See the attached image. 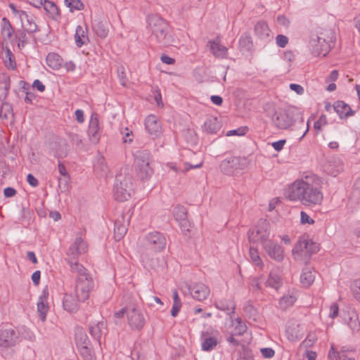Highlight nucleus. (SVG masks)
<instances>
[{
  "label": "nucleus",
  "instance_id": "nucleus-18",
  "mask_svg": "<svg viewBox=\"0 0 360 360\" xmlns=\"http://www.w3.org/2000/svg\"><path fill=\"white\" fill-rule=\"evenodd\" d=\"M189 290L191 296L198 301L205 300L210 295V289L202 283L193 284L190 286Z\"/></svg>",
  "mask_w": 360,
  "mask_h": 360
},
{
  "label": "nucleus",
  "instance_id": "nucleus-10",
  "mask_svg": "<svg viewBox=\"0 0 360 360\" xmlns=\"http://www.w3.org/2000/svg\"><path fill=\"white\" fill-rule=\"evenodd\" d=\"M309 46L314 56L322 54L325 56L329 47L328 40L317 34H313L310 38Z\"/></svg>",
  "mask_w": 360,
  "mask_h": 360
},
{
  "label": "nucleus",
  "instance_id": "nucleus-14",
  "mask_svg": "<svg viewBox=\"0 0 360 360\" xmlns=\"http://www.w3.org/2000/svg\"><path fill=\"white\" fill-rule=\"evenodd\" d=\"M319 250V245L309 239L300 240L292 250V254L296 257L298 255H311Z\"/></svg>",
  "mask_w": 360,
  "mask_h": 360
},
{
  "label": "nucleus",
  "instance_id": "nucleus-59",
  "mask_svg": "<svg viewBox=\"0 0 360 360\" xmlns=\"http://www.w3.org/2000/svg\"><path fill=\"white\" fill-rule=\"evenodd\" d=\"M327 124V119L326 115L320 116L319 120L314 122V127L318 131H321L322 127Z\"/></svg>",
  "mask_w": 360,
  "mask_h": 360
},
{
  "label": "nucleus",
  "instance_id": "nucleus-46",
  "mask_svg": "<svg viewBox=\"0 0 360 360\" xmlns=\"http://www.w3.org/2000/svg\"><path fill=\"white\" fill-rule=\"evenodd\" d=\"M94 171L101 176L107 175L108 167L104 162L103 158H100L97 160L96 163L94 165Z\"/></svg>",
  "mask_w": 360,
  "mask_h": 360
},
{
  "label": "nucleus",
  "instance_id": "nucleus-6",
  "mask_svg": "<svg viewBox=\"0 0 360 360\" xmlns=\"http://www.w3.org/2000/svg\"><path fill=\"white\" fill-rule=\"evenodd\" d=\"M269 223L266 219H261L255 229L249 231V240L252 243H261L263 245L269 240Z\"/></svg>",
  "mask_w": 360,
  "mask_h": 360
},
{
  "label": "nucleus",
  "instance_id": "nucleus-9",
  "mask_svg": "<svg viewBox=\"0 0 360 360\" xmlns=\"http://www.w3.org/2000/svg\"><path fill=\"white\" fill-rule=\"evenodd\" d=\"M344 323L347 324L353 331H358L360 328V322L356 311L350 307H345L339 313Z\"/></svg>",
  "mask_w": 360,
  "mask_h": 360
},
{
  "label": "nucleus",
  "instance_id": "nucleus-54",
  "mask_svg": "<svg viewBox=\"0 0 360 360\" xmlns=\"http://www.w3.org/2000/svg\"><path fill=\"white\" fill-rule=\"evenodd\" d=\"M243 311L249 318H252L257 314V309L250 301H247L244 303Z\"/></svg>",
  "mask_w": 360,
  "mask_h": 360
},
{
  "label": "nucleus",
  "instance_id": "nucleus-34",
  "mask_svg": "<svg viewBox=\"0 0 360 360\" xmlns=\"http://www.w3.org/2000/svg\"><path fill=\"white\" fill-rule=\"evenodd\" d=\"M46 64L53 70H58L62 65V59L59 55L55 53H49L46 58Z\"/></svg>",
  "mask_w": 360,
  "mask_h": 360
},
{
  "label": "nucleus",
  "instance_id": "nucleus-52",
  "mask_svg": "<svg viewBox=\"0 0 360 360\" xmlns=\"http://www.w3.org/2000/svg\"><path fill=\"white\" fill-rule=\"evenodd\" d=\"M264 281V276L263 275L252 277L250 279V285L254 290H260Z\"/></svg>",
  "mask_w": 360,
  "mask_h": 360
},
{
  "label": "nucleus",
  "instance_id": "nucleus-27",
  "mask_svg": "<svg viewBox=\"0 0 360 360\" xmlns=\"http://www.w3.org/2000/svg\"><path fill=\"white\" fill-rule=\"evenodd\" d=\"M270 30L268 25L264 21H259L255 26V33L258 38L266 40L270 36Z\"/></svg>",
  "mask_w": 360,
  "mask_h": 360
},
{
  "label": "nucleus",
  "instance_id": "nucleus-15",
  "mask_svg": "<svg viewBox=\"0 0 360 360\" xmlns=\"http://www.w3.org/2000/svg\"><path fill=\"white\" fill-rule=\"evenodd\" d=\"M263 248L266 253L274 260L282 262L284 258L283 250L278 243L269 240L263 244Z\"/></svg>",
  "mask_w": 360,
  "mask_h": 360
},
{
  "label": "nucleus",
  "instance_id": "nucleus-38",
  "mask_svg": "<svg viewBox=\"0 0 360 360\" xmlns=\"http://www.w3.org/2000/svg\"><path fill=\"white\" fill-rule=\"evenodd\" d=\"M339 108H340L339 110L340 119H347L355 114V111L343 101H339Z\"/></svg>",
  "mask_w": 360,
  "mask_h": 360
},
{
  "label": "nucleus",
  "instance_id": "nucleus-33",
  "mask_svg": "<svg viewBox=\"0 0 360 360\" xmlns=\"http://www.w3.org/2000/svg\"><path fill=\"white\" fill-rule=\"evenodd\" d=\"M75 39V44L78 47H81L89 41L86 32L81 25H78L76 27Z\"/></svg>",
  "mask_w": 360,
  "mask_h": 360
},
{
  "label": "nucleus",
  "instance_id": "nucleus-20",
  "mask_svg": "<svg viewBox=\"0 0 360 360\" xmlns=\"http://www.w3.org/2000/svg\"><path fill=\"white\" fill-rule=\"evenodd\" d=\"M145 128L152 136H158L161 134L162 126L158 117L153 115H148L145 120Z\"/></svg>",
  "mask_w": 360,
  "mask_h": 360
},
{
  "label": "nucleus",
  "instance_id": "nucleus-48",
  "mask_svg": "<svg viewBox=\"0 0 360 360\" xmlns=\"http://www.w3.org/2000/svg\"><path fill=\"white\" fill-rule=\"evenodd\" d=\"M15 38L19 49L23 48L27 43L25 30H18L15 34Z\"/></svg>",
  "mask_w": 360,
  "mask_h": 360
},
{
  "label": "nucleus",
  "instance_id": "nucleus-50",
  "mask_svg": "<svg viewBox=\"0 0 360 360\" xmlns=\"http://www.w3.org/2000/svg\"><path fill=\"white\" fill-rule=\"evenodd\" d=\"M324 172L332 176L335 177L338 175V169L335 162H327L323 165Z\"/></svg>",
  "mask_w": 360,
  "mask_h": 360
},
{
  "label": "nucleus",
  "instance_id": "nucleus-23",
  "mask_svg": "<svg viewBox=\"0 0 360 360\" xmlns=\"http://www.w3.org/2000/svg\"><path fill=\"white\" fill-rule=\"evenodd\" d=\"M79 302H81L78 298H75L72 294H65L63 306V309L68 312H75L79 309Z\"/></svg>",
  "mask_w": 360,
  "mask_h": 360
},
{
  "label": "nucleus",
  "instance_id": "nucleus-28",
  "mask_svg": "<svg viewBox=\"0 0 360 360\" xmlns=\"http://www.w3.org/2000/svg\"><path fill=\"white\" fill-rule=\"evenodd\" d=\"M202 129L208 134H216L220 129V124L216 117H210L204 122Z\"/></svg>",
  "mask_w": 360,
  "mask_h": 360
},
{
  "label": "nucleus",
  "instance_id": "nucleus-44",
  "mask_svg": "<svg viewBox=\"0 0 360 360\" xmlns=\"http://www.w3.org/2000/svg\"><path fill=\"white\" fill-rule=\"evenodd\" d=\"M296 297L293 295L288 294L285 295H283L280 301H279V306L281 309H285L288 307H290L293 305L295 302L296 301Z\"/></svg>",
  "mask_w": 360,
  "mask_h": 360
},
{
  "label": "nucleus",
  "instance_id": "nucleus-49",
  "mask_svg": "<svg viewBox=\"0 0 360 360\" xmlns=\"http://www.w3.org/2000/svg\"><path fill=\"white\" fill-rule=\"evenodd\" d=\"M84 360H96L95 355L92 353L89 345L77 347Z\"/></svg>",
  "mask_w": 360,
  "mask_h": 360
},
{
  "label": "nucleus",
  "instance_id": "nucleus-55",
  "mask_svg": "<svg viewBox=\"0 0 360 360\" xmlns=\"http://www.w3.org/2000/svg\"><path fill=\"white\" fill-rule=\"evenodd\" d=\"M339 360H356L354 358V351L346 350L342 347L341 352H339Z\"/></svg>",
  "mask_w": 360,
  "mask_h": 360
},
{
  "label": "nucleus",
  "instance_id": "nucleus-11",
  "mask_svg": "<svg viewBox=\"0 0 360 360\" xmlns=\"http://www.w3.org/2000/svg\"><path fill=\"white\" fill-rule=\"evenodd\" d=\"M128 323L133 330H140L145 325V318L141 310L135 307L127 311Z\"/></svg>",
  "mask_w": 360,
  "mask_h": 360
},
{
  "label": "nucleus",
  "instance_id": "nucleus-60",
  "mask_svg": "<svg viewBox=\"0 0 360 360\" xmlns=\"http://www.w3.org/2000/svg\"><path fill=\"white\" fill-rule=\"evenodd\" d=\"M122 140L124 143H131L133 140V133L132 131L129 130L128 128H125L122 131Z\"/></svg>",
  "mask_w": 360,
  "mask_h": 360
},
{
  "label": "nucleus",
  "instance_id": "nucleus-8",
  "mask_svg": "<svg viewBox=\"0 0 360 360\" xmlns=\"http://www.w3.org/2000/svg\"><path fill=\"white\" fill-rule=\"evenodd\" d=\"M165 237L160 232L153 231L146 234L143 239V245L154 252H160L166 247Z\"/></svg>",
  "mask_w": 360,
  "mask_h": 360
},
{
  "label": "nucleus",
  "instance_id": "nucleus-24",
  "mask_svg": "<svg viewBox=\"0 0 360 360\" xmlns=\"http://www.w3.org/2000/svg\"><path fill=\"white\" fill-rule=\"evenodd\" d=\"M72 274H75L76 278H81L90 275L88 270L81 264L77 262V259H67Z\"/></svg>",
  "mask_w": 360,
  "mask_h": 360
},
{
  "label": "nucleus",
  "instance_id": "nucleus-12",
  "mask_svg": "<svg viewBox=\"0 0 360 360\" xmlns=\"http://www.w3.org/2000/svg\"><path fill=\"white\" fill-rule=\"evenodd\" d=\"M272 122L279 129H288L294 122L292 113L290 110L276 112L272 117Z\"/></svg>",
  "mask_w": 360,
  "mask_h": 360
},
{
  "label": "nucleus",
  "instance_id": "nucleus-40",
  "mask_svg": "<svg viewBox=\"0 0 360 360\" xmlns=\"http://www.w3.org/2000/svg\"><path fill=\"white\" fill-rule=\"evenodd\" d=\"M14 32L13 28L11 26L9 20L4 18L1 22V34L4 37L10 39Z\"/></svg>",
  "mask_w": 360,
  "mask_h": 360
},
{
  "label": "nucleus",
  "instance_id": "nucleus-25",
  "mask_svg": "<svg viewBox=\"0 0 360 360\" xmlns=\"http://www.w3.org/2000/svg\"><path fill=\"white\" fill-rule=\"evenodd\" d=\"M282 283L280 272L278 270L271 271L269 278L265 282L266 286L278 290L282 285Z\"/></svg>",
  "mask_w": 360,
  "mask_h": 360
},
{
  "label": "nucleus",
  "instance_id": "nucleus-63",
  "mask_svg": "<svg viewBox=\"0 0 360 360\" xmlns=\"http://www.w3.org/2000/svg\"><path fill=\"white\" fill-rule=\"evenodd\" d=\"M117 76L120 79V82L122 86H125L127 83V77L124 72V68L120 67L117 69Z\"/></svg>",
  "mask_w": 360,
  "mask_h": 360
},
{
  "label": "nucleus",
  "instance_id": "nucleus-47",
  "mask_svg": "<svg viewBox=\"0 0 360 360\" xmlns=\"http://www.w3.org/2000/svg\"><path fill=\"white\" fill-rule=\"evenodd\" d=\"M64 4L72 13L75 11H81L84 7V4L80 0H65Z\"/></svg>",
  "mask_w": 360,
  "mask_h": 360
},
{
  "label": "nucleus",
  "instance_id": "nucleus-21",
  "mask_svg": "<svg viewBox=\"0 0 360 360\" xmlns=\"http://www.w3.org/2000/svg\"><path fill=\"white\" fill-rule=\"evenodd\" d=\"M89 330L91 336L98 341V345H100L101 337L103 335L106 334V323L103 320L93 322L90 324Z\"/></svg>",
  "mask_w": 360,
  "mask_h": 360
},
{
  "label": "nucleus",
  "instance_id": "nucleus-2",
  "mask_svg": "<svg viewBox=\"0 0 360 360\" xmlns=\"http://www.w3.org/2000/svg\"><path fill=\"white\" fill-rule=\"evenodd\" d=\"M148 26L157 41L162 45H169L172 39L169 34L167 23L160 16L153 15L148 18Z\"/></svg>",
  "mask_w": 360,
  "mask_h": 360
},
{
  "label": "nucleus",
  "instance_id": "nucleus-37",
  "mask_svg": "<svg viewBox=\"0 0 360 360\" xmlns=\"http://www.w3.org/2000/svg\"><path fill=\"white\" fill-rule=\"evenodd\" d=\"M174 216L177 221H181V224H186L187 210L185 207L182 205H176L174 208Z\"/></svg>",
  "mask_w": 360,
  "mask_h": 360
},
{
  "label": "nucleus",
  "instance_id": "nucleus-53",
  "mask_svg": "<svg viewBox=\"0 0 360 360\" xmlns=\"http://www.w3.org/2000/svg\"><path fill=\"white\" fill-rule=\"evenodd\" d=\"M202 165V162H200L199 164H197V165H191V164H189L188 162H186L184 163V169H179L176 165H172L171 164L169 165L170 168L174 170V172H186L188 170H189L190 169H198V168H200L201 167Z\"/></svg>",
  "mask_w": 360,
  "mask_h": 360
},
{
  "label": "nucleus",
  "instance_id": "nucleus-17",
  "mask_svg": "<svg viewBox=\"0 0 360 360\" xmlns=\"http://www.w3.org/2000/svg\"><path fill=\"white\" fill-rule=\"evenodd\" d=\"M303 335V328L300 324L294 321H290L288 323L285 336L289 341L297 342L302 338Z\"/></svg>",
  "mask_w": 360,
  "mask_h": 360
},
{
  "label": "nucleus",
  "instance_id": "nucleus-57",
  "mask_svg": "<svg viewBox=\"0 0 360 360\" xmlns=\"http://www.w3.org/2000/svg\"><path fill=\"white\" fill-rule=\"evenodd\" d=\"M351 290L354 298L360 302V279L355 280L352 282Z\"/></svg>",
  "mask_w": 360,
  "mask_h": 360
},
{
  "label": "nucleus",
  "instance_id": "nucleus-26",
  "mask_svg": "<svg viewBox=\"0 0 360 360\" xmlns=\"http://www.w3.org/2000/svg\"><path fill=\"white\" fill-rule=\"evenodd\" d=\"M20 18L22 24V27H24L25 30L29 33H33L37 31V25L34 22L33 18L28 15V14L25 12L22 11V13L20 15Z\"/></svg>",
  "mask_w": 360,
  "mask_h": 360
},
{
  "label": "nucleus",
  "instance_id": "nucleus-3",
  "mask_svg": "<svg viewBox=\"0 0 360 360\" xmlns=\"http://www.w3.org/2000/svg\"><path fill=\"white\" fill-rule=\"evenodd\" d=\"M132 191L131 176L122 173L117 174L113 188L115 200L120 202L126 201L130 198Z\"/></svg>",
  "mask_w": 360,
  "mask_h": 360
},
{
  "label": "nucleus",
  "instance_id": "nucleus-32",
  "mask_svg": "<svg viewBox=\"0 0 360 360\" xmlns=\"http://www.w3.org/2000/svg\"><path fill=\"white\" fill-rule=\"evenodd\" d=\"M10 89V77L6 75H0V99H5Z\"/></svg>",
  "mask_w": 360,
  "mask_h": 360
},
{
  "label": "nucleus",
  "instance_id": "nucleus-36",
  "mask_svg": "<svg viewBox=\"0 0 360 360\" xmlns=\"http://www.w3.org/2000/svg\"><path fill=\"white\" fill-rule=\"evenodd\" d=\"M127 231V224L122 223L120 219H117L115 222V238L117 240H120Z\"/></svg>",
  "mask_w": 360,
  "mask_h": 360
},
{
  "label": "nucleus",
  "instance_id": "nucleus-64",
  "mask_svg": "<svg viewBox=\"0 0 360 360\" xmlns=\"http://www.w3.org/2000/svg\"><path fill=\"white\" fill-rule=\"evenodd\" d=\"M325 110L328 115L331 113H338V105H336V103H334L333 105H330V103L328 101L325 102Z\"/></svg>",
  "mask_w": 360,
  "mask_h": 360
},
{
  "label": "nucleus",
  "instance_id": "nucleus-42",
  "mask_svg": "<svg viewBox=\"0 0 360 360\" xmlns=\"http://www.w3.org/2000/svg\"><path fill=\"white\" fill-rule=\"evenodd\" d=\"M137 175L142 180L148 179L153 173V169L150 166V164H148L141 168L136 169Z\"/></svg>",
  "mask_w": 360,
  "mask_h": 360
},
{
  "label": "nucleus",
  "instance_id": "nucleus-61",
  "mask_svg": "<svg viewBox=\"0 0 360 360\" xmlns=\"http://www.w3.org/2000/svg\"><path fill=\"white\" fill-rule=\"evenodd\" d=\"M276 44L281 48H284L288 43V39L286 36L278 34L276 37Z\"/></svg>",
  "mask_w": 360,
  "mask_h": 360
},
{
  "label": "nucleus",
  "instance_id": "nucleus-35",
  "mask_svg": "<svg viewBox=\"0 0 360 360\" xmlns=\"http://www.w3.org/2000/svg\"><path fill=\"white\" fill-rule=\"evenodd\" d=\"M210 49L212 54L216 57L224 58L227 56L228 50L226 47L216 41L211 42Z\"/></svg>",
  "mask_w": 360,
  "mask_h": 360
},
{
  "label": "nucleus",
  "instance_id": "nucleus-58",
  "mask_svg": "<svg viewBox=\"0 0 360 360\" xmlns=\"http://www.w3.org/2000/svg\"><path fill=\"white\" fill-rule=\"evenodd\" d=\"M239 44L240 46L244 49H250L252 46L251 37L246 34H243L240 38Z\"/></svg>",
  "mask_w": 360,
  "mask_h": 360
},
{
  "label": "nucleus",
  "instance_id": "nucleus-16",
  "mask_svg": "<svg viewBox=\"0 0 360 360\" xmlns=\"http://www.w3.org/2000/svg\"><path fill=\"white\" fill-rule=\"evenodd\" d=\"M89 141L93 143H97L101 138V129L99 126L98 115L92 113L89 120L87 131Z\"/></svg>",
  "mask_w": 360,
  "mask_h": 360
},
{
  "label": "nucleus",
  "instance_id": "nucleus-5",
  "mask_svg": "<svg viewBox=\"0 0 360 360\" xmlns=\"http://www.w3.org/2000/svg\"><path fill=\"white\" fill-rule=\"evenodd\" d=\"M247 166V160L245 158L231 157L221 161V171L226 175H235L244 169Z\"/></svg>",
  "mask_w": 360,
  "mask_h": 360
},
{
  "label": "nucleus",
  "instance_id": "nucleus-29",
  "mask_svg": "<svg viewBox=\"0 0 360 360\" xmlns=\"http://www.w3.org/2000/svg\"><path fill=\"white\" fill-rule=\"evenodd\" d=\"M219 338L217 335L206 336L204 335L201 342V347L203 351L210 352L219 343Z\"/></svg>",
  "mask_w": 360,
  "mask_h": 360
},
{
  "label": "nucleus",
  "instance_id": "nucleus-56",
  "mask_svg": "<svg viewBox=\"0 0 360 360\" xmlns=\"http://www.w3.org/2000/svg\"><path fill=\"white\" fill-rule=\"evenodd\" d=\"M70 176H61L58 178V187L62 191H66L69 188Z\"/></svg>",
  "mask_w": 360,
  "mask_h": 360
},
{
  "label": "nucleus",
  "instance_id": "nucleus-45",
  "mask_svg": "<svg viewBox=\"0 0 360 360\" xmlns=\"http://www.w3.org/2000/svg\"><path fill=\"white\" fill-rule=\"evenodd\" d=\"M92 27L96 34L101 38H105L108 34V28L101 21L93 23Z\"/></svg>",
  "mask_w": 360,
  "mask_h": 360
},
{
  "label": "nucleus",
  "instance_id": "nucleus-7",
  "mask_svg": "<svg viewBox=\"0 0 360 360\" xmlns=\"http://www.w3.org/2000/svg\"><path fill=\"white\" fill-rule=\"evenodd\" d=\"M94 288V281L91 275L76 278L75 292V296L82 302L86 301Z\"/></svg>",
  "mask_w": 360,
  "mask_h": 360
},
{
  "label": "nucleus",
  "instance_id": "nucleus-43",
  "mask_svg": "<svg viewBox=\"0 0 360 360\" xmlns=\"http://www.w3.org/2000/svg\"><path fill=\"white\" fill-rule=\"evenodd\" d=\"M43 7L52 18L60 15L58 6L51 1L44 0Z\"/></svg>",
  "mask_w": 360,
  "mask_h": 360
},
{
  "label": "nucleus",
  "instance_id": "nucleus-13",
  "mask_svg": "<svg viewBox=\"0 0 360 360\" xmlns=\"http://www.w3.org/2000/svg\"><path fill=\"white\" fill-rule=\"evenodd\" d=\"M87 250L86 243L81 237H77L68 250L67 259H77L79 256L86 253Z\"/></svg>",
  "mask_w": 360,
  "mask_h": 360
},
{
  "label": "nucleus",
  "instance_id": "nucleus-39",
  "mask_svg": "<svg viewBox=\"0 0 360 360\" xmlns=\"http://www.w3.org/2000/svg\"><path fill=\"white\" fill-rule=\"evenodd\" d=\"M215 306L218 309L226 311L228 314H233L236 309L235 304L231 300L227 302L218 301L215 303Z\"/></svg>",
  "mask_w": 360,
  "mask_h": 360
},
{
  "label": "nucleus",
  "instance_id": "nucleus-19",
  "mask_svg": "<svg viewBox=\"0 0 360 360\" xmlns=\"http://www.w3.org/2000/svg\"><path fill=\"white\" fill-rule=\"evenodd\" d=\"M48 297L49 290L48 288L46 287L45 288L43 289L37 302V312L42 322L45 321L46 319V314L49 310V305L47 302Z\"/></svg>",
  "mask_w": 360,
  "mask_h": 360
},
{
  "label": "nucleus",
  "instance_id": "nucleus-4",
  "mask_svg": "<svg viewBox=\"0 0 360 360\" xmlns=\"http://www.w3.org/2000/svg\"><path fill=\"white\" fill-rule=\"evenodd\" d=\"M22 335L19 330L12 328L2 327L0 328V348L1 352L11 350L22 340Z\"/></svg>",
  "mask_w": 360,
  "mask_h": 360
},
{
  "label": "nucleus",
  "instance_id": "nucleus-30",
  "mask_svg": "<svg viewBox=\"0 0 360 360\" xmlns=\"http://www.w3.org/2000/svg\"><path fill=\"white\" fill-rule=\"evenodd\" d=\"M231 333L237 336H241L247 331V326L240 317L231 319Z\"/></svg>",
  "mask_w": 360,
  "mask_h": 360
},
{
  "label": "nucleus",
  "instance_id": "nucleus-31",
  "mask_svg": "<svg viewBox=\"0 0 360 360\" xmlns=\"http://www.w3.org/2000/svg\"><path fill=\"white\" fill-rule=\"evenodd\" d=\"M315 278L314 272L311 268L306 267L302 270L300 275V282L304 287H309L314 282Z\"/></svg>",
  "mask_w": 360,
  "mask_h": 360
},
{
  "label": "nucleus",
  "instance_id": "nucleus-22",
  "mask_svg": "<svg viewBox=\"0 0 360 360\" xmlns=\"http://www.w3.org/2000/svg\"><path fill=\"white\" fill-rule=\"evenodd\" d=\"M150 164V153L148 150H139L134 154V167L137 169Z\"/></svg>",
  "mask_w": 360,
  "mask_h": 360
},
{
  "label": "nucleus",
  "instance_id": "nucleus-51",
  "mask_svg": "<svg viewBox=\"0 0 360 360\" xmlns=\"http://www.w3.org/2000/svg\"><path fill=\"white\" fill-rule=\"evenodd\" d=\"M249 255L252 263L260 267H262L264 266L262 260L260 258L257 249L251 247L250 248Z\"/></svg>",
  "mask_w": 360,
  "mask_h": 360
},
{
  "label": "nucleus",
  "instance_id": "nucleus-1",
  "mask_svg": "<svg viewBox=\"0 0 360 360\" xmlns=\"http://www.w3.org/2000/svg\"><path fill=\"white\" fill-rule=\"evenodd\" d=\"M322 180L314 173H305L288 186L285 197L291 201H298L304 205H319L323 195L321 192Z\"/></svg>",
  "mask_w": 360,
  "mask_h": 360
},
{
  "label": "nucleus",
  "instance_id": "nucleus-62",
  "mask_svg": "<svg viewBox=\"0 0 360 360\" xmlns=\"http://www.w3.org/2000/svg\"><path fill=\"white\" fill-rule=\"evenodd\" d=\"M300 222L302 224H313L314 223V220L312 219L305 212L302 211L300 213Z\"/></svg>",
  "mask_w": 360,
  "mask_h": 360
},
{
  "label": "nucleus",
  "instance_id": "nucleus-41",
  "mask_svg": "<svg viewBox=\"0 0 360 360\" xmlns=\"http://www.w3.org/2000/svg\"><path fill=\"white\" fill-rule=\"evenodd\" d=\"M75 341L77 347L89 345V340L82 329H77L75 333Z\"/></svg>",
  "mask_w": 360,
  "mask_h": 360
}]
</instances>
